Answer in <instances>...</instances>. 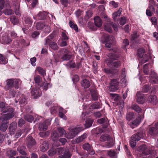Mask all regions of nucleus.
I'll return each instance as SVG.
<instances>
[{"instance_id":"f257e3e1","label":"nucleus","mask_w":158,"mask_h":158,"mask_svg":"<svg viewBox=\"0 0 158 158\" xmlns=\"http://www.w3.org/2000/svg\"><path fill=\"white\" fill-rule=\"evenodd\" d=\"M14 109L12 108H9L6 110L2 111L1 114L3 116L1 117V119L4 120H8L14 116L13 113Z\"/></svg>"},{"instance_id":"f03ea898","label":"nucleus","mask_w":158,"mask_h":158,"mask_svg":"<svg viewBox=\"0 0 158 158\" xmlns=\"http://www.w3.org/2000/svg\"><path fill=\"white\" fill-rule=\"evenodd\" d=\"M110 52L108 54L107 56L110 60H117L119 59L120 53L119 50L116 48H113L110 49Z\"/></svg>"},{"instance_id":"7ed1b4c3","label":"nucleus","mask_w":158,"mask_h":158,"mask_svg":"<svg viewBox=\"0 0 158 158\" xmlns=\"http://www.w3.org/2000/svg\"><path fill=\"white\" fill-rule=\"evenodd\" d=\"M139 151L142 152V154L140 155V156L143 158L145 156H148L149 158H152L151 153V152L150 150L148 149L146 145H142L139 148Z\"/></svg>"},{"instance_id":"20e7f679","label":"nucleus","mask_w":158,"mask_h":158,"mask_svg":"<svg viewBox=\"0 0 158 158\" xmlns=\"http://www.w3.org/2000/svg\"><path fill=\"white\" fill-rule=\"evenodd\" d=\"M118 80L117 79H113L111 80L110 89L111 91H115L118 89V85L119 83Z\"/></svg>"},{"instance_id":"39448f33","label":"nucleus","mask_w":158,"mask_h":158,"mask_svg":"<svg viewBox=\"0 0 158 158\" xmlns=\"http://www.w3.org/2000/svg\"><path fill=\"white\" fill-rule=\"evenodd\" d=\"M52 118H50L46 120L43 123L39 124V128L41 131H45L47 130L48 126L50 125Z\"/></svg>"},{"instance_id":"423d86ee","label":"nucleus","mask_w":158,"mask_h":158,"mask_svg":"<svg viewBox=\"0 0 158 158\" xmlns=\"http://www.w3.org/2000/svg\"><path fill=\"white\" fill-rule=\"evenodd\" d=\"M106 62L109 67L113 69L118 68L121 66V62L119 60L113 61L108 60H106Z\"/></svg>"},{"instance_id":"0eeeda50","label":"nucleus","mask_w":158,"mask_h":158,"mask_svg":"<svg viewBox=\"0 0 158 158\" xmlns=\"http://www.w3.org/2000/svg\"><path fill=\"white\" fill-rule=\"evenodd\" d=\"M31 93L33 98L35 99H36L41 95L42 92L40 87L36 86L35 88L32 89Z\"/></svg>"},{"instance_id":"6e6552de","label":"nucleus","mask_w":158,"mask_h":158,"mask_svg":"<svg viewBox=\"0 0 158 158\" xmlns=\"http://www.w3.org/2000/svg\"><path fill=\"white\" fill-rule=\"evenodd\" d=\"M148 103H150L153 106H155L157 103V97L155 95H150L147 100Z\"/></svg>"},{"instance_id":"1a4fd4ad","label":"nucleus","mask_w":158,"mask_h":158,"mask_svg":"<svg viewBox=\"0 0 158 158\" xmlns=\"http://www.w3.org/2000/svg\"><path fill=\"white\" fill-rule=\"evenodd\" d=\"M27 146L29 148H31L36 143L35 139L31 136H28L27 138Z\"/></svg>"},{"instance_id":"9d476101","label":"nucleus","mask_w":158,"mask_h":158,"mask_svg":"<svg viewBox=\"0 0 158 158\" xmlns=\"http://www.w3.org/2000/svg\"><path fill=\"white\" fill-rule=\"evenodd\" d=\"M62 51L64 53L63 56L61 57V59L63 61L68 60L71 58V55L69 54V52L66 49H63Z\"/></svg>"},{"instance_id":"9b49d317","label":"nucleus","mask_w":158,"mask_h":158,"mask_svg":"<svg viewBox=\"0 0 158 158\" xmlns=\"http://www.w3.org/2000/svg\"><path fill=\"white\" fill-rule=\"evenodd\" d=\"M143 132L140 131L137 132V133L133 135L131 137V139L132 140L138 141L140 140L143 136Z\"/></svg>"},{"instance_id":"f8f14e48","label":"nucleus","mask_w":158,"mask_h":158,"mask_svg":"<svg viewBox=\"0 0 158 158\" xmlns=\"http://www.w3.org/2000/svg\"><path fill=\"white\" fill-rule=\"evenodd\" d=\"M97 122L99 124H103V127L105 128H106L109 125V121L107 118L98 119Z\"/></svg>"},{"instance_id":"ddd939ff","label":"nucleus","mask_w":158,"mask_h":158,"mask_svg":"<svg viewBox=\"0 0 158 158\" xmlns=\"http://www.w3.org/2000/svg\"><path fill=\"white\" fill-rule=\"evenodd\" d=\"M0 119L2 121L0 126V130L2 131L5 132L8 127V122L7 120H4L3 119H1V118Z\"/></svg>"},{"instance_id":"4468645a","label":"nucleus","mask_w":158,"mask_h":158,"mask_svg":"<svg viewBox=\"0 0 158 158\" xmlns=\"http://www.w3.org/2000/svg\"><path fill=\"white\" fill-rule=\"evenodd\" d=\"M148 134L155 136L158 133V129L155 127H150L149 128Z\"/></svg>"},{"instance_id":"2eb2a0df","label":"nucleus","mask_w":158,"mask_h":158,"mask_svg":"<svg viewBox=\"0 0 158 158\" xmlns=\"http://www.w3.org/2000/svg\"><path fill=\"white\" fill-rule=\"evenodd\" d=\"M136 102L142 104L144 101L143 94L140 92H138L136 94Z\"/></svg>"},{"instance_id":"dca6fc26","label":"nucleus","mask_w":158,"mask_h":158,"mask_svg":"<svg viewBox=\"0 0 158 158\" xmlns=\"http://www.w3.org/2000/svg\"><path fill=\"white\" fill-rule=\"evenodd\" d=\"M149 81L152 84L158 83V77L155 74H152L149 77Z\"/></svg>"},{"instance_id":"f3484780","label":"nucleus","mask_w":158,"mask_h":158,"mask_svg":"<svg viewBox=\"0 0 158 158\" xmlns=\"http://www.w3.org/2000/svg\"><path fill=\"white\" fill-rule=\"evenodd\" d=\"M17 127V125L16 122H13L10 124L9 129L10 133L11 135L14 134L15 131Z\"/></svg>"},{"instance_id":"a211bd4d","label":"nucleus","mask_w":158,"mask_h":158,"mask_svg":"<svg viewBox=\"0 0 158 158\" xmlns=\"http://www.w3.org/2000/svg\"><path fill=\"white\" fill-rule=\"evenodd\" d=\"M13 87V79H9L6 81L5 89L7 90Z\"/></svg>"},{"instance_id":"6ab92c4d","label":"nucleus","mask_w":158,"mask_h":158,"mask_svg":"<svg viewBox=\"0 0 158 158\" xmlns=\"http://www.w3.org/2000/svg\"><path fill=\"white\" fill-rule=\"evenodd\" d=\"M25 24L28 26V27H31L33 23L32 19L28 16L24 17L23 19Z\"/></svg>"},{"instance_id":"aec40b11","label":"nucleus","mask_w":158,"mask_h":158,"mask_svg":"<svg viewBox=\"0 0 158 158\" xmlns=\"http://www.w3.org/2000/svg\"><path fill=\"white\" fill-rule=\"evenodd\" d=\"M47 15V13L46 12H40L37 15L36 18L39 20H44L46 19Z\"/></svg>"},{"instance_id":"412c9836","label":"nucleus","mask_w":158,"mask_h":158,"mask_svg":"<svg viewBox=\"0 0 158 158\" xmlns=\"http://www.w3.org/2000/svg\"><path fill=\"white\" fill-rule=\"evenodd\" d=\"M49 146V144L48 141H44L41 145V151L43 152H45L48 149Z\"/></svg>"},{"instance_id":"4be33fe9","label":"nucleus","mask_w":158,"mask_h":158,"mask_svg":"<svg viewBox=\"0 0 158 158\" xmlns=\"http://www.w3.org/2000/svg\"><path fill=\"white\" fill-rule=\"evenodd\" d=\"M94 23L97 27H101L102 24V21L98 16H96L94 18Z\"/></svg>"},{"instance_id":"5701e85b","label":"nucleus","mask_w":158,"mask_h":158,"mask_svg":"<svg viewBox=\"0 0 158 158\" xmlns=\"http://www.w3.org/2000/svg\"><path fill=\"white\" fill-rule=\"evenodd\" d=\"M2 43L5 44H8L12 41V40L10 37L8 35L2 36Z\"/></svg>"},{"instance_id":"b1692460","label":"nucleus","mask_w":158,"mask_h":158,"mask_svg":"<svg viewBox=\"0 0 158 158\" xmlns=\"http://www.w3.org/2000/svg\"><path fill=\"white\" fill-rule=\"evenodd\" d=\"M132 110L135 111L138 113H141L142 110L139 106L136 104H134L132 105L131 107Z\"/></svg>"},{"instance_id":"393cba45","label":"nucleus","mask_w":158,"mask_h":158,"mask_svg":"<svg viewBox=\"0 0 158 158\" xmlns=\"http://www.w3.org/2000/svg\"><path fill=\"white\" fill-rule=\"evenodd\" d=\"M114 145L113 139L111 138L106 142L103 146L106 148H109L113 147Z\"/></svg>"},{"instance_id":"a878e982","label":"nucleus","mask_w":158,"mask_h":158,"mask_svg":"<svg viewBox=\"0 0 158 158\" xmlns=\"http://www.w3.org/2000/svg\"><path fill=\"white\" fill-rule=\"evenodd\" d=\"M122 10V8H120L118 11L113 14L112 16L113 19L115 22L117 20V18L120 15Z\"/></svg>"},{"instance_id":"bb28decb","label":"nucleus","mask_w":158,"mask_h":158,"mask_svg":"<svg viewBox=\"0 0 158 158\" xmlns=\"http://www.w3.org/2000/svg\"><path fill=\"white\" fill-rule=\"evenodd\" d=\"M21 81L19 79H13V87L17 89L19 88L21 84Z\"/></svg>"},{"instance_id":"cd10ccee","label":"nucleus","mask_w":158,"mask_h":158,"mask_svg":"<svg viewBox=\"0 0 158 158\" xmlns=\"http://www.w3.org/2000/svg\"><path fill=\"white\" fill-rule=\"evenodd\" d=\"M114 39V38L112 35H106L104 38V41L103 43L105 44L110 42H112Z\"/></svg>"},{"instance_id":"c85d7f7f","label":"nucleus","mask_w":158,"mask_h":158,"mask_svg":"<svg viewBox=\"0 0 158 158\" xmlns=\"http://www.w3.org/2000/svg\"><path fill=\"white\" fill-rule=\"evenodd\" d=\"M81 86L85 89H87L89 87L90 84L89 81L87 79H84L81 82Z\"/></svg>"},{"instance_id":"c756f323","label":"nucleus","mask_w":158,"mask_h":158,"mask_svg":"<svg viewBox=\"0 0 158 158\" xmlns=\"http://www.w3.org/2000/svg\"><path fill=\"white\" fill-rule=\"evenodd\" d=\"M140 122V119L139 117L136 118L131 122V124L130 125L131 127L132 128L138 126Z\"/></svg>"},{"instance_id":"7c9ffc66","label":"nucleus","mask_w":158,"mask_h":158,"mask_svg":"<svg viewBox=\"0 0 158 158\" xmlns=\"http://www.w3.org/2000/svg\"><path fill=\"white\" fill-rule=\"evenodd\" d=\"M104 28L105 30L106 31L110 33H112V22L107 23L105 24Z\"/></svg>"},{"instance_id":"2f4dec72","label":"nucleus","mask_w":158,"mask_h":158,"mask_svg":"<svg viewBox=\"0 0 158 158\" xmlns=\"http://www.w3.org/2000/svg\"><path fill=\"white\" fill-rule=\"evenodd\" d=\"M100 107V103L98 102H96L90 106L89 109L90 111H91L93 110L99 109Z\"/></svg>"},{"instance_id":"473e14b6","label":"nucleus","mask_w":158,"mask_h":158,"mask_svg":"<svg viewBox=\"0 0 158 158\" xmlns=\"http://www.w3.org/2000/svg\"><path fill=\"white\" fill-rule=\"evenodd\" d=\"M54 37L53 35L52 34L50 35L49 36H48L45 39V42L44 43L45 45L49 44L50 45V44L52 42V39Z\"/></svg>"},{"instance_id":"72a5a7b5","label":"nucleus","mask_w":158,"mask_h":158,"mask_svg":"<svg viewBox=\"0 0 158 158\" xmlns=\"http://www.w3.org/2000/svg\"><path fill=\"white\" fill-rule=\"evenodd\" d=\"M91 96L93 99L94 101L98 100V97L97 93V90L94 89H92L90 90Z\"/></svg>"},{"instance_id":"f704fd0d","label":"nucleus","mask_w":158,"mask_h":158,"mask_svg":"<svg viewBox=\"0 0 158 158\" xmlns=\"http://www.w3.org/2000/svg\"><path fill=\"white\" fill-rule=\"evenodd\" d=\"M73 130V129H72L70 132L66 134V137L68 139H72L77 135L76 133H75Z\"/></svg>"},{"instance_id":"c9c22d12","label":"nucleus","mask_w":158,"mask_h":158,"mask_svg":"<svg viewBox=\"0 0 158 158\" xmlns=\"http://www.w3.org/2000/svg\"><path fill=\"white\" fill-rule=\"evenodd\" d=\"M36 71L41 76L44 77L46 75V71L43 68L40 67H37L36 68Z\"/></svg>"},{"instance_id":"e433bc0d","label":"nucleus","mask_w":158,"mask_h":158,"mask_svg":"<svg viewBox=\"0 0 158 158\" xmlns=\"http://www.w3.org/2000/svg\"><path fill=\"white\" fill-rule=\"evenodd\" d=\"M59 134L56 131H54L51 134V138L54 142L56 141L58 139Z\"/></svg>"},{"instance_id":"4c0bfd02","label":"nucleus","mask_w":158,"mask_h":158,"mask_svg":"<svg viewBox=\"0 0 158 158\" xmlns=\"http://www.w3.org/2000/svg\"><path fill=\"white\" fill-rule=\"evenodd\" d=\"M111 138L108 135L105 134L102 135L100 137L101 141L104 142L108 141L109 139Z\"/></svg>"},{"instance_id":"58836bf2","label":"nucleus","mask_w":158,"mask_h":158,"mask_svg":"<svg viewBox=\"0 0 158 158\" xmlns=\"http://www.w3.org/2000/svg\"><path fill=\"white\" fill-rule=\"evenodd\" d=\"M87 137V135L86 134H83L81 136L79 137L76 139H75L76 143H79L81 142L85 139V138Z\"/></svg>"},{"instance_id":"ea45409f","label":"nucleus","mask_w":158,"mask_h":158,"mask_svg":"<svg viewBox=\"0 0 158 158\" xmlns=\"http://www.w3.org/2000/svg\"><path fill=\"white\" fill-rule=\"evenodd\" d=\"M10 20L11 23L15 25L19 23V20L15 16H12L10 18Z\"/></svg>"},{"instance_id":"a19ab883","label":"nucleus","mask_w":158,"mask_h":158,"mask_svg":"<svg viewBox=\"0 0 158 158\" xmlns=\"http://www.w3.org/2000/svg\"><path fill=\"white\" fill-rule=\"evenodd\" d=\"M57 130L61 136H62L63 135L65 134L66 133V131L63 127H58Z\"/></svg>"},{"instance_id":"79ce46f5","label":"nucleus","mask_w":158,"mask_h":158,"mask_svg":"<svg viewBox=\"0 0 158 158\" xmlns=\"http://www.w3.org/2000/svg\"><path fill=\"white\" fill-rule=\"evenodd\" d=\"M73 129L74 130L73 131L75 133H76V135H77L79 132L83 131L84 128L82 126H78L74 128Z\"/></svg>"},{"instance_id":"37998d69","label":"nucleus","mask_w":158,"mask_h":158,"mask_svg":"<svg viewBox=\"0 0 158 158\" xmlns=\"http://www.w3.org/2000/svg\"><path fill=\"white\" fill-rule=\"evenodd\" d=\"M34 80L36 85L35 86L38 85V87L40 85L41 77L39 75H37L34 77Z\"/></svg>"},{"instance_id":"c03bdc74","label":"nucleus","mask_w":158,"mask_h":158,"mask_svg":"<svg viewBox=\"0 0 158 158\" xmlns=\"http://www.w3.org/2000/svg\"><path fill=\"white\" fill-rule=\"evenodd\" d=\"M24 119L27 121L31 123L34 119V118L32 115L26 114L24 116Z\"/></svg>"},{"instance_id":"a18cd8bd","label":"nucleus","mask_w":158,"mask_h":158,"mask_svg":"<svg viewBox=\"0 0 158 158\" xmlns=\"http://www.w3.org/2000/svg\"><path fill=\"white\" fill-rule=\"evenodd\" d=\"M150 64L149 63L145 64L143 65V73L145 75H148L149 72L148 65Z\"/></svg>"},{"instance_id":"49530a36","label":"nucleus","mask_w":158,"mask_h":158,"mask_svg":"<svg viewBox=\"0 0 158 158\" xmlns=\"http://www.w3.org/2000/svg\"><path fill=\"white\" fill-rule=\"evenodd\" d=\"M69 25L70 27L72 29H73L75 31H78V28L77 25L74 24L73 22L70 21L69 23Z\"/></svg>"},{"instance_id":"de8ad7c7","label":"nucleus","mask_w":158,"mask_h":158,"mask_svg":"<svg viewBox=\"0 0 158 158\" xmlns=\"http://www.w3.org/2000/svg\"><path fill=\"white\" fill-rule=\"evenodd\" d=\"M48 85L50 86L51 87L52 86V84L44 82L43 83L42 86L40 85L39 86V87H40V89H41L42 88L43 90L46 91L48 89Z\"/></svg>"},{"instance_id":"09e8293b","label":"nucleus","mask_w":158,"mask_h":158,"mask_svg":"<svg viewBox=\"0 0 158 158\" xmlns=\"http://www.w3.org/2000/svg\"><path fill=\"white\" fill-rule=\"evenodd\" d=\"M88 27L92 31H95L97 29V27L94 25L93 23L91 22L88 23Z\"/></svg>"},{"instance_id":"8fccbe9b","label":"nucleus","mask_w":158,"mask_h":158,"mask_svg":"<svg viewBox=\"0 0 158 158\" xmlns=\"http://www.w3.org/2000/svg\"><path fill=\"white\" fill-rule=\"evenodd\" d=\"M82 147L84 149L87 151H89L91 149V146L88 143H85L82 145Z\"/></svg>"},{"instance_id":"3c124183","label":"nucleus","mask_w":158,"mask_h":158,"mask_svg":"<svg viewBox=\"0 0 158 158\" xmlns=\"http://www.w3.org/2000/svg\"><path fill=\"white\" fill-rule=\"evenodd\" d=\"M85 122V127L88 128H89L92 126L93 122V121L92 119L89 118Z\"/></svg>"},{"instance_id":"603ef678","label":"nucleus","mask_w":158,"mask_h":158,"mask_svg":"<svg viewBox=\"0 0 158 158\" xmlns=\"http://www.w3.org/2000/svg\"><path fill=\"white\" fill-rule=\"evenodd\" d=\"M137 55L139 57L142 58L143 53L145 52V50L143 48H138L137 50Z\"/></svg>"},{"instance_id":"864d4df0","label":"nucleus","mask_w":158,"mask_h":158,"mask_svg":"<svg viewBox=\"0 0 158 158\" xmlns=\"http://www.w3.org/2000/svg\"><path fill=\"white\" fill-rule=\"evenodd\" d=\"M49 46L51 49L54 50H57L58 48L56 43L54 42L51 43Z\"/></svg>"},{"instance_id":"5fc2aeb1","label":"nucleus","mask_w":158,"mask_h":158,"mask_svg":"<svg viewBox=\"0 0 158 158\" xmlns=\"http://www.w3.org/2000/svg\"><path fill=\"white\" fill-rule=\"evenodd\" d=\"M16 155V151L15 150H9L7 152V155L8 156H14Z\"/></svg>"},{"instance_id":"6e6d98bb","label":"nucleus","mask_w":158,"mask_h":158,"mask_svg":"<svg viewBox=\"0 0 158 158\" xmlns=\"http://www.w3.org/2000/svg\"><path fill=\"white\" fill-rule=\"evenodd\" d=\"M44 27V24L43 22L37 23L36 25V28L37 30H40L42 29Z\"/></svg>"},{"instance_id":"4d7b16f0","label":"nucleus","mask_w":158,"mask_h":158,"mask_svg":"<svg viewBox=\"0 0 158 158\" xmlns=\"http://www.w3.org/2000/svg\"><path fill=\"white\" fill-rule=\"evenodd\" d=\"M150 89L151 88L149 85H146L143 87L142 91L144 93H146L148 92Z\"/></svg>"},{"instance_id":"13d9d810","label":"nucleus","mask_w":158,"mask_h":158,"mask_svg":"<svg viewBox=\"0 0 158 158\" xmlns=\"http://www.w3.org/2000/svg\"><path fill=\"white\" fill-rule=\"evenodd\" d=\"M3 13L6 15H12L14 13V12L13 10L10 9H6L4 10Z\"/></svg>"},{"instance_id":"bf43d9fd","label":"nucleus","mask_w":158,"mask_h":158,"mask_svg":"<svg viewBox=\"0 0 158 158\" xmlns=\"http://www.w3.org/2000/svg\"><path fill=\"white\" fill-rule=\"evenodd\" d=\"M134 116V115L133 113L129 112L126 114V117L127 119L130 121L133 118Z\"/></svg>"},{"instance_id":"052dcab7","label":"nucleus","mask_w":158,"mask_h":158,"mask_svg":"<svg viewBox=\"0 0 158 158\" xmlns=\"http://www.w3.org/2000/svg\"><path fill=\"white\" fill-rule=\"evenodd\" d=\"M61 158H69L70 154L68 151H65L64 154L59 156Z\"/></svg>"},{"instance_id":"680f3d73","label":"nucleus","mask_w":158,"mask_h":158,"mask_svg":"<svg viewBox=\"0 0 158 158\" xmlns=\"http://www.w3.org/2000/svg\"><path fill=\"white\" fill-rule=\"evenodd\" d=\"M58 107L54 106L50 108V111L52 114H54L57 112V110L58 109Z\"/></svg>"},{"instance_id":"e2e57ef3","label":"nucleus","mask_w":158,"mask_h":158,"mask_svg":"<svg viewBox=\"0 0 158 158\" xmlns=\"http://www.w3.org/2000/svg\"><path fill=\"white\" fill-rule=\"evenodd\" d=\"M136 144V141L132 140V139H131V140L130 141V145L131 147L132 148H134L135 147Z\"/></svg>"},{"instance_id":"0e129e2a","label":"nucleus","mask_w":158,"mask_h":158,"mask_svg":"<svg viewBox=\"0 0 158 158\" xmlns=\"http://www.w3.org/2000/svg\"><path fill=\"white\" fill-rule=\"evenodd\" d=\"M17 150L19 152V153L22 155L26 156L27 155V153L25 151L23 150L22 148H18Z\"/></svg>"},{"instance_id":"69168bd1","label":"nucleus","mask_w":158,"mask_h":158,"mask_svg":"<svg viewBox=\"0 0 158 158\" xmlns=\"http://www.w3.org/2000/svg\"><path fill=\"white\" fill-rule=\"evenodd\" d=\"M120 83L121 84H122L123 87H125L127 85V81L125 77L123 78L121 80Z\"/></svg>"},{"instance_id":"338daca9","label":"nucleus","mask_w":158,"mask_h":158,"mask_svg":"<svg viewBox=\"0 0 158 158\" xmlns=\"http://www.w3.org/2000/svg\"><path fill=\"white\" fill-rule=\"evenodd\" d=\"M40 34L38 31H35L33 32L31 35L32 37L34 39L37 38Z\"/></svg>"},{"instance_id":"774afa93","label":"nucleus","mask_w":158,"mask_h":158,"mask_svg":"<svg viewBox=\"0 0 158 158\" xmlns=\"http://www.w3.org/2000/svg\"><path fill=\"white\" fill-rule=\"evenodd\" d=\"M126 23V18L125 17H123L121 18L119 23L121 25H123Z\"/></svg>"}]
</instances>
